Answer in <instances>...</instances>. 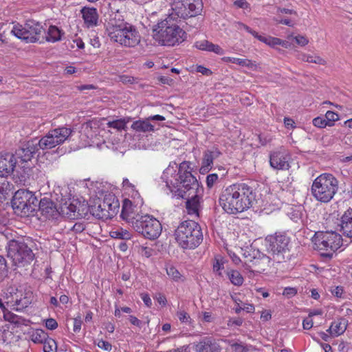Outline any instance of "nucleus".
<instances>
[{
    "label": "nucleus",
    "mask_w": 352,
    "mask_h": 352,
    "mask_svg": "<svg viewBox=\"0 0 352 352\" xmlns=\"http://www.w3.org/2000/svg\"><path fill=\"white\" fill-rule=\"evenodd\" d=\"M161 179L174 197L186 199V210L189 214L198 216L199 208V184L192 174L189 162L179 166L174 162L164 170Z\"/></svg>",
    "instance_id": "1"
},
{
    "label": "nucleus",
    "mask_w": 352,
    "mask_h": 352,
    "mask_svg": "<svg viewBox=\"0 0 352 352\" xmlns=\"http://www.w3.org/2000/svg\"><path fill=\"white\" fill-rule=\"evenodd\" d=\"M202 9L201 0L174 1L172 4L173 12L153 26V38L165 46H174L182 43L186 38V33L177 24L175 16L180 19L196 16L201 14Z\"/></svg>",
    "instance_id": "2"
},
{
    "label": "nucleus",
    "mask_w": 352,
    "mask_h": 352,
    "mask_svg": "<svg viewBox=\"0 0 352 352\" xmlns=\"http://www.w3.org/2000/svg\"><path fill=\"white\" fill-rule=\"evenodd\" d=\"M256 201V193L245 183H235L225 188L220 194L219 202L223 210L230 214L243 212Z\"/></svg>",
    "instance_id": "3"
},
{
    "label": "nucleus",
    "mask_w": 352,
    "mask_h": 352,
    "mask_svg": "<svg viewBox=\"0 0 352 352\" xmlns=\"http://www.w3.org/2000/svg\"><path fill=\"white\" fill-rule=\"evenodd\" d=\"M106 32L110 39L122 46L134 47L141 39L138 30L126 23L119 14H113L106 23Z\"/></svg>",
    "instance_id": "4"
},
{
    "label": "nucleus",
    "mask_w": 352,
    "mask_h": 352,
    "mask_svg": "<svg viewBox=\"0 0 352 352\" xmlns=\"http://www.w3.org/2000/svg\"><path fill=\"white\" fill-rule=\"evenodd\" d=\"M175 236L179 245L184 249H194L203 240L200 226L192 220L182 222L175 230Z\"/></svg>",
    "instance_id": "5"
},
{
    "label": "nucleus",
    "mask_w": 352,
    "mask_h": 352,
    "mask_svg": "<svg viewBox=\"0 0 352 352\" xmlns=\"http://www.w3.org/2000/svg\"><path fill=\"white\" fill-rule=\"evenodd\" d=\"M314 248L320 252L322 257L331 258L333 254L342 247L343 239L335 231L316 232L311 238Z\"/></svg>",
    "instance_id": "6"
},
{
    "label": "nucleus",
    "mask_w": 352,
    "mask_h": 352,
    "mask_svg": "<svg viewBox=\"0 0 352 352\" xmlns=\"http://www.w3.org/2000/svg\"><path fill=\"white\" fill-rule=\"evenodd\" d=\"M338 189L337 179L330 173H322L313 182L311 192L316 200L328 203L330 201Z\"/></svg>",
    "instance_id": "7"
},
{
    "label": "nucleus",
    "mask_w": 352,
    "mask_h": 352,
    "mask_svg": "<svg viewBox=\"0 0 352 352\" xmlns=\"http://www.w3.org/2000/svg\"><path fill=\"white\" fill-rule=\"evenodd\" d=\"M7 255L18 266L30 264L34 258L32 249L21 239H12L8 242Z\"/></svg>",
    "instance_id": "8"
},
{
    "label": "nucleus",
    "mask_w": 352,
    "mask_h": 352,
    "mask_svg": "<svg viewBox=\"0 0 352 352\" xmlns=\"http://www.w3.org/2000/svg\"><path fill=\"white\" fill-rule=\"evenodd\" d=\"M38 200L34 195L25 189L18 190L12 199V206L15 213L21 216L32 214L37 206Z\"/></svg>",
    "instance_id": "9"
},
{
    "label": "nucleus",
    "mask_w": 352,
    "mask_h": 352,
    "mask_svg": "<svg viewBox=\"0 0 352 352\" xmlns=\"http://www.w3.org/2000/svg\"><path fill=\"white\" fill-rule=\"evenodd\" d=\"M131 226L144 237L151 240L158 238L162 230L160 222L149 214H141L135 221H133Z\"/></svg>",
    "instance_id": "10"
},
{
    "label": "nucleus",
    "mask_w": 352,
    "mask_h": 352,
    "mask_svg": "<svg viewBox=\"0 0 352 352\" xmlns=\"http://www.w3.org/2000/svg\"><path fill=\"white\" fill-rule=\"evenodd\" d=\"M43 31V25L34 20H28L24 26L17 24L14 25L11 32L18 38L25 43H43L41 35Z\"/></svg>",
    "instance_id": "11"
},
{
    "label": "nucleus",
    "mask_w": 352,
    "mask_h": 352,
    "mask_svg": "<svg viewBox=\"0 0 352 352\" xmlns=\"http://www.w3.org/2000/svg\"><path fill=\"white\" fill-rule=\"evenodd\" d=\"M265 245L268 252L278 255L289 251L292 238L285 232H276L265 237Z\"/></svg>",
    "instance_id": "12"
},
{
    "label": "nucleus",
    "mask_w": 352,
    "mask_h": 352,
    "mask_svg": "<svg viewBox=\"0 0 352 352\" xmlns=\"http://www.w3.org/2000/svg\"><path fill=\"white\" fill-rule=\"evenodd\" d=\"M72 130L68 127H59L50 131L36 144L39 148L50 149L63 143L71 135Z\"/></svg>",
    "instance_id": "13"
},
{
    "label": "nucleus",
    "mask_w": 352,
    "mask_h": 352,
    "mask_svg": "<svg viewBox=\"0 0 352 352\" xmlns=\"http://www.w3.org/2000/svg\"><path fill=\"white\" fill-rule=\"evenodd\" d=\"M292 155L290 152L283 146L270 153V166L277 170H287L290 168Z\"/></svg>",
    "instance_id": "14"
},
{
    "label": "nucleus",
    "mask_w": 352,
    "mask_h": 352,
    "mask_svg": "<svg viewBox=\"0 0 352 352\" xmlns=\"http://www.w3.org/2000/svg\"><path fill=\"white\" fill-rule=\"evenodd\" d=\"M39 148L36 144V139L28 141L22 147L16 151V159L21 164H26L33 157Z\"/></svg>",
    "instance_id": "15"
},
{
    "label": "nucleus",
    "mask_w": 352,
    "mask_h": 352,
    "mask_svg": "<svg viewBox=\"0 0 352 352\" xmlns=\"http://www.w3.org/2000/svg\"><path fill=\"white\" fill-rule=\"evenodd\" d=\"M19 164L15 155L10 153L0 154V177L4 178L8 176Z\"/></svg>",
    "instance_id": "16"
},
{
    "label": "nucleus",
    "mask_w": 352,
    "mask_h": 352,
    "mask_svg": "<svg viewBox=\"0 0 352 352\" xmlns=\"http://www.w3.org/2000/svg\"><path fill=\"white\" fill-rule=\"evenodd\" d=\"M195 352H220L221 347L216 340L211 337H204L199 341L194 342Z\"/></svg>",
    "instance_id": "17"
},
{
    "label": "nucleus",
    "mask_w": 352,
    "mask_h": 352,
    "mask_svg": "<svg viewBox=\"0 0 352 352\" xmlns=\"http://www.w3.org/2000/svg\"><path fill=\"white\" fill-rule=\"evenodd\" d=\"M141 214L138 212V208L136 206H134L132 201L128 199H125L122 203L121 217L125 220L128 223L132 224L133 221H135L138 217H140Z\"/></svg>",
    "instance_id": "18"
},
{
    "label": "nucleus",
    "mask_w": 352,
    "mask_h": 352,
    "mask_svg": "<svg viewBox=\"0 0 352 352\" xmlns=\"http://www.w3.org/2000/svg\"><path fill=\"white\" fill-rule=\"evenodd\" d=\"M38 207L41 214L46 219H56L59 215L60 208H57L55 204L48 198L41 199Z\"/></svg>",
    "instance_id": "19"
},
{
    "label": "nucleus",
    "mask_w": 352,
    "mask_h": 352,
    "mask_svg": "<svg viewBox=\"0 0 352 352\" xmlns=\"http://www.w3.org/2000/svg\"><path fill=\"white\" fill-rule=\"evenodd\" d=\"M221 155V151L217 147H212L204 151L201 162V172H208L213 166V162Z\"/></svg>",
    "instance_id": "20"
},
{
    "label": "nucleus",
    "mask_w": 352,
    "mask_h": 352,
    "mask_svg": "<svg viewBox=\"0 0 352 352\" xmlns=\"http://www.w3.org/2000/svg\"><path fill=\"white\" fill-rule=\"evenodd\" d=\"M31 168L26 164L19 165L11 173L14 182L19 184L25 186L31 175Z\"/></svg>",
    "instance_id": "21"
},
{
    "label": "nucleus",
    "mask_w": 352,
    "mask_h": 352,
    "mask_svg": "<svg viewBox=\"0 0 352 352\" xmlns=\"http://www.w3.org/2000/svg\"><path fill=\"white\" fill-rule=\"evenodd\" d=\"M80 13L87 28H93L98 25L99 15L96 8L85 6L81 9Z\"/></svg>",
    "instance_id": "22"
},
{
    "label": "nucleus",
    "mask_w": 352,
    "mask_h": 352,
    "mask_svg": "<svg viewBox=\"0 0 352 352\" xmlns=\"http://www.w3.org/2000/svg\"><path fill=\"white\" fill-rule=\"evenodd\" d=\"M340 232L352 240V208L346 210L340 218Z\"/></svg>",
    "instance_id": "23"
},
{
    "label": "nucleus",
    "mask_w": 352,
    "mask_h": 352,
    "mask_svg": "<svg viewBox=\"0 0 352 352\" xmlns=\"http://www.w3.org/2000/svg\"><path fill=\"white\" fill-rule=\"evenodd\" d=\"M348 325V320L340 318L333 321L329 328L327 330L333 337H337L342 335L346 331Z\"/></svg>",
    "instance_id": "24"
},
{
    "label": "nucleus",
    "mask_w": 352,
    "mask_h": 352,
    "mask_svg": "<svg viewBox=\"0 0 352 352\" xmlns=\"http://www.w3.org/2000/svg\"><path fill=\"white\" fill-rule=\"evenodd\" d=\"M102 201L98 200L94 205L89 206V213L98 219H109V214L106 208L102 206Z\"/></svg>",
    "instance_id": "25"
},
{
    "label": "nucleus",
    "mask_w": 352,
    "mask_h": 352,
    "mask_svg": "<svg viewBox=\"0 0 352 352\" xmlns=\"http://www.w3.org/2000/svg\"><path fill=\"white\" fill-rule=\"evenodd\" d=\"M131 128L136 132H151L155 130V126L150 122V120L147 118L144 120H139L133 122Z\"/></svg>",
    "instance_id": "26"
},
{
    "label": "nucleus",
    "mask_w": 352,
    "mask_h": 352,
    "mask_svg": "<svg viewBox=\"0 0 352 352\" xmlns=\"http://www.w3.org/2000/svg\"><path fill=\"white\" fill-rule=\"evenodd\" d=\"M102 206L104 207V208H106L107 214H109V219H111L114 215L117 214L120 206L118 201L114 197L112 201H111V199H104L102 201Z\"/></svg>",
    "instance_id": "27"
},
{
    "label": "nucleus",
    "mask_w": 352,
    "mask_h": 352,
    "mask_svg": "<svg viewBox=\"0 0 352 352\" xmlns=\"http://www.w3.org/2000/svg\"><path fill=\"white\" fill-rule=\"evenodd\" d=\"M64 32L56 25H50L47 31L46 41L55 43L61 40Z\"/></svg>",
    "instance_id": "28"
},
{
    "label": "nucleus",
    "mask_w": 352,
    "mask_h": 352,
    "mask_svg": "<svg viewBox=\"0 0 352 352\" xmlns=\"http://www.w3.org/2000/svg\"><path fill=\"white\" fill-rule=\"evenodd\" d=\"M77 204L75 202L69 203L65 202L60 207V213L68 219H76V210Z\"/></svg>",
    "instance_id": "29"
},
{
    "label": "nucleus",
    "mask_w": 352,
    "mask_h": 352,
    "mask_svg": "<svg viewBox=\"0 0 352 352\" xmlns=\"http://www.w3.org/2000/svg\"><path fill=\"white\" fill-rule=\"evenodd\" d=\"M262 43H264L271 47H275L277 45H280L285 48H289L290 47V43L287 41L271 36H265L262 39Z\"/></svg>",
    "instance_id": "30"
},
{
    "label": "nucleus",
    "mask_w": 352,
    "mask_h": 352,
    "mask_svg": "<svg viewBox=\"0 0 352 352\" xmlns=\"http://www.w3.org/2000/svg\"><path fill=\"white\" fill-rule=\"evenodd\" d=\"M222 60L225 63H232L249 69H252L256 65L249 59H242L234 57L225 56L222 58Z\"/></svg>",
    "instance_id": "31"
},
{
    "label": "nucleus",
    "mask_w": 352,
    "mask_h": 352,
    "mask_svg": "<svg viewBox=\"0 0 352 352\" xmlns=\"http://www.w3.org/2000/svg\"><path fill=\"white\" fill-rule=\"evenodd\" d=\"M12 190V184L5 178L0 177V203L7 199Z\"/></svg>",
    "instance_id": "32"
},
{
    "label": "nucleus",
    "mask_w": 352,
    "mask_h": 352,
    "mask_svg": "<svg viewBox=\"0 0 352 352\" xmlns=\"http://www.w3.org/2000/svg\"><path fill=\"white\" fill-rule=\"evenodd\" d=\"M166 271L167 275L175 282L184 281V278L179 272V270L172 265H166Z\"/></svg>",
    "instance_id": "33"
},
{
    "label": "nucleus",
    "mask_w": 352,
    "mask_h": 352,
    "mask_svg": "<svg viewBox=\"0 0 352 352\" xmlns=\"http://www.w3.org/2000/svg\"><path fill=\"white\" fill-rule=\"evenodd\" d=\"M227 276L234 285L241 286L243 285L244 279L239 271L234 270L228 271Z\"/></svg>",
    "instance_id": "34"
},
{
    "label": "nucleus",
    "mask_w": 352,
    "mask_h": 352,
    "mask_svg": "<svg viewBox=\"0 0 352 352\" xmlns=\"http://www.w3.org/2000/svg\"><path fill=\"white\" fill-rule=\"evenodd\" d=\"M13 336V333L9 329V325L3 326L0 329V342L1 343H10L12 340Z\"/></svg>",
    "instance_id": "35"
},
{
    "label": "nucleus",
    "mask_w": 352,
    "mask_h": 352,
    "mask_svg": "<svg viewBox=\"0 0 352 352\" xmlns=\"http://www.w3.org/2000/svg\"><path fill=\"white\" fill-rule=\"evenodd\" d=\"M77 204L76 210V219L86 218L88 212H89V206L85 203L76 201Z\"/></svg>",
    "instance_id": "36"
},
{
    "label": "nucleus",
    "mask_w": 352,
    "mask_h": 352,
    "mask_svg": "<svg viewBox=\"0 0 352 352\" xmlns=\"http://www.w3.org/2000/svg\"><path fill=\"white\" fill-rule=\"evenodd\" d=\"M110 236L114 239L128 240L131 238V234L126 230L118 228L111 231Z\"/></svg>",
    "instance_id": "37"
},
{
    "label": "nucleus",
    "mask_w": 352,
    "mask_h": 352,
    "mask_svg": "<svg viewBox=\"0 0 352 352\" xmlns=\"http://www.w3.org/2000/svg\"><path fill=\"white\" fill-rule=\"evenodd\" d=\"M47 338V335L41 329H37L32 335V340L34 343H43Z\"/></svg>",
    "instance_id": "38"
},
{
    "label": "nucleus",
    "mask_w": 352,
    "mask_h": 352,
    "mask_svg": "<svg viewBox=\"0 0 352 352\" xmlns=\"http://www.w3.org/2000/svg\"><path fill=\"white\" fill-rule=\"evenodd\" d=\"M107 126L109 128L116 130V131H120L126 128V122L124 120L122 119L115 120L108 122Z\"/></svg>",
    "instance_id": "39"
},
{
    "label": "nucleus",
    "mask_w": 352,
    "mask_h": 352,
    "mask_svg": "<svg viewBox=\"0 0 352 352\" xmlns=\"http://www.w3.org/2000/svg\"><path fill=\"white\" fill-rule=\"evenodd\" d=\"M302 60L308 63L324 65L325 60L321 57L311 54H302Z\"/></svg>",
    "instance_id": "40"
},
{
    "label": "nucleus",
    "mask_w": 352,
    "mask_h": 352,
    "mask_svg": "<svg viewBox=\"0 0 352 352\" xmlns=\"http://www.w3.org/2000/svg\"><path fill=\"white\" fill-rule=\"evenodd\" d=\"M43 352H56V343L54 340L47 338L43 343Z\"/></svg>",
    "instance_id": "41"
},
{
    "label": "nucleus",
    "mask_w": 352,
    "mask_h": 352,
    "mask_svg": "<svg viewBox=\"0 0 352 352\" xmlns=\"http://www.w3.org/2000/svg\"><path fill=\"white\" fill-rule=\"evenodd\" d=\"M177 316L182 323H186L188 324H191L192 323V320L190 315L184 310H178L177 311Z\"/></svg>",
    "instance_id": "42"
},
{
    "label": "nucleus",
    "mask_w": 352,
    "mask_h": 352,
    "mask_svg": "<svg viewBox=\"0 0 352 352\" xmlns=\"http://www.w3.org/2000/svg\"><path fill=\"white\" fill-rule=\"evenodd\" d=\"M254 309V306L250 303H243L242 306H237L234 307V310L236 314H239L241 311H245L247 313H253Z\"/></svg>",
    "instance_id": "43"
},
{
    "label": "nucleus",
    "mask_w": 352,
    "mask_h": 352,
    "mask_svg": "<svg viewBox=\"0 0 352 352\" xmlns=\"http://www.w3.org/2000/svg\"><path fill=\"white\" fill-rule=\"evenodd\" d=\"M223 264L224 262L222 258H215L213 263V271L220 276H222V270L224 268Z\"/></svg>",
    "instance_id": "44"
},
{
    "label": "nucleus",
    "mask_w": 352,
    "mask_h": 352,
    "mask_svg": "<svg viewBox=\"0 0 352 352\" xmlns=\"http://www.w3.org/2000/svg\"><path fill=\"white\" fill-rule=\"evenodd\" d=\"M8 275V269L6 259L0 256V283L3 281Z\"/></svg>",
    "instance_id": "45"
},
{
    "label": "nucleus",
    "mask_w": 352,
    "mask_h": 352,
    "mask_svg": "<svg viewBox=\"0 0 352 352\" xmlns=\"http://www.w3.org/2000/svg\"><path fill=\"white\" fill-rule=\"evenodd\" d=\"M325 119L328 121V126H331L334 124V122L339 119V116L333 111H327L325 113Z\"/></svg>",
    "instance_id": "46"
},
{
    "label": "nucleus",
    "mask_w": 352,
    "mask_h": 352,
    "mask_svg": "<svg viewBox=\"0 0 352 352\" xmlns=\"http://www.w3.org/2000/svg\"><path fill=\"white\" fill-rule=\"evenodd\" d=\"M243 322V320L241 318H230L227 322L228 328H235L241 327Z\"/></svg>",
    "instance_id": "47"
},
{
    "label": "nucleus",
    "mask_w": 352,
    "mask_h": 352,
    "mask_svg": "<svg viewBox=\"0 0 352 352\" xmlns=\"http://www.w3.org/2000/svg\"><path fill=\"white\" fill-rule=\"evenodd\" d=\"M94 344L98 346L100 349L105 351H111L112 349V345L107 341L103 340H98L94 342Z\"/></svg>",
    "instance_id": "48"
},
{
    "label": "nucleus",
    "mask_w": 352,
    "mask_h": 352,
    "mask_svg": "<svg viewBox=\"0 0 352 352\" xmlns=\"http://www.w3.org/2000/svg\"><path fill=\"white\" fill-rule=\"evenodd\" d=\"M211 42L207 40H202L195 42V46L197 49L200 50L208 51Z\"/></svg>",
    "instance_id": "49"
},
{
    "label": "nucleus",
    "mask_w": 352,
    "mask_h": 352,
    "mask_svg": "<svg viewBox=\"0 0 352 352\" xmlns=\"http://www.w3.org/2000/svg\"><path fill=\"white\" fill-rule=\"evenodd\" d=\"M313 124L318 128H324L328 126V121L325 118L317 117L313 120Z\"/></svg>",
    "instance_id": "50"
},
{
    "label": "nucleus",
    "mask_w": 352,
    "mask_h": 352,
    "mask_svg": "<svg viewBox=\"0 0 352 352\" xmlns=\"http://www.w3.org/2000/svg\"><path fill=\"white\" fill-rule=\"evenodd\" d=\"M219 176L216 173L209 174L206 177V184L208 188H212L217 181Z\"/></svg>",
    "instance_id": "51"
},
{
    "label": "nucleus",
    "mask_w": 352,
    "mask_h": 352,
    "mask_svg": "<svg viewBox=\"0 0 352 352\" xmlns=\"http://www.w3.org/2000/svg\"><path fill=\"white\" fill-rule=\"evenodd\" d=\"M139 252L142 256L149 258L153 255V250L147 246H141L140 248Z\"/></svg>",
    "instance_id": "52"
},
{
    "label": "nucleus",
    "mask_w": 352,
    "mask_h": 352,
    "mask_svg": "<svg viewBox=\"0 0 352 352\" xmlns=\"http://www.w3.org/2000/svg\"><path fill=\"white\" fill-rule=\"evenodd\" d=\"M208 52H214L218 55H223L225 52L219 45L213 44L212 43H210Z\"/></svg>",
    "instance_id": "53"
},
{
    "label": "nucleus",
    "mask_w": 352,
    "mask_h": 352,
    "mask_svg": "<svg viewBox=\"0 0 352 352\" xmlns=\"http://www.w3.org/2000/svg\"><path fill=\"white\" fill-rule=\"evenodd\" d=\"M45 327L50 330H54L58 327L56 320L52 318L45 320Z\"/></svg>",
    "instance_id": "54"
},
{
    "label": "nucleus",
    "mask_w": 352,
    "mask_h": 352,
    "mask_svg": "<svg viewBox=\"0 0 352 352\" xmlns=\"http://www.w3.org/2000/svg\"><path fill=\"white\" fill-rule=\"evenodd\" d=\"M82 320L80 316H78L74 319V327L73 331L75 333H78L81 329Z\"/></svg>",
    "instance_id": "55"
},
{
    "label": "nucleus",
    "mask_w": 352,
    "mask_h": 352,
    "mask_svg": "<svg viewBox=\"0 0 352 352\" xmlns=\"http://www.w3.org/2000/svg\"><path fill=\"white\" fill-rule=\"evenodd\" d=\"M297 294V289L295 287H285L283 290V294L287 298H292Z\"/></svg>",
    "instance_id": "56"
},
{
    "label": "nucleus",
    "mask_w": 352,
    "mask_h": 352,
    "mask_svg": "<svg viewBox=\"0 0 352 352\" xmlns=\"http://www.w3.org/2000/svg\"><path fill=\"white\" fill-rule=\"evenodd\" d=\"M331 292L334 296L337 298H342L344 289L342 286H336L331 289Z\"/></svg>",
    "instance_id": "57"
},
{
    "label": "nucleus",
    "mask_w": 352,
    "mask_h": 352,
    "mask_svg": "<svg viewBox=\"0 0 352 352\" xmlns=\"http://www.w3.org/2000/svg\"><path fill=\"white\" fill-rule=\"evenodd\" d=\"M277 13L279 14H285L289 15L297 16L296 12L292 9L278 8Z\"/></svg>",
    "instance_id": "58"
},
{
    "label": "nucleus",
    "mask_w": 352,
    "mask_h": 352,
    "mask_svg": "<svg viewBox=\"0 0 352 352\" xmlns=\"http://www.w3.org/2000/svg\"><path fill=\"white\" fill-rule=\"evenodd\" d=\"M276 21L278 23L283 24L287 25L289 27H293L294 25V22L292 19H276Z\"/></svg>",
    "instance_id": "59"
},
{
    "label": "nucleus",
    "mask_w": 352,
    "mask_h": 352,
    "mask_svg": "<svg viewBox=\"0 0 352 352\" xmlns=\"http://www.w3.org/2000/svg\"><path fill=\"white\" fill-rule=\"evenodd\" d=\"M294 40L300 46H305L309 42L308 39L306 37L301 35H298L295 36Z\"/></svg>",
    "instance_id": "60"
},
{
    "label": "nucleus",
    "mask_w": 352,
    "mask_h": 352,
    "mask_svg": "<svg viewBox=\"0 0 352 352\" xmlns=\"http://www.w3.org/2000/svg\"><path fill=\"white\" fill-rule=\"evenodd\" d=\"M234 6L243 9H248L250 8V4L245 0H236L234 2Z\"/></svg>",
    "instance_id": "61"
},
{
    "label": "nucleus",
    "mask_w": 352,
    "mask_h": 352,
    "mask_svg": "<svg viewBox=\"0 0 352 352\" xmlns=\"http://www.w3.org/2000/svg\"><path fill=\"white\" fill-rule=\"evenodd\" d=\"M141 298L146 307H151L152 305V300L148 294H142Z\"/></svg>",
    "instance_id": "62"
},
{
    "label": "nucleus",
    "mask_w": 352,
    "mask_h": 352,
    "mask_svg": "<svg viewBox=\"0 0 352 352\" xmlns=\"http://www.w3.org/2000/svg\"><path fill=\"white\" fill-rule=\"evenodd\" d=\"M85 229V226L82 223H76L73 227L72 230L76 233H80Z\"/></svg>",
    "instance_id": "63"
},
{
    "label": "nucleus",
    "mask_w": 352,
    "mask_h": 352,
    "mask_svg": "<svg viewBox=\"0 0 352 352\" xmlns=\"http://www.w3.org/2000/svg\"><path fill=\"white\" fill-rule=\"evenodd\" d=\"M302 326L305 329H310L313 327V320L310 317L303 320Z\"/></svg>",
    "instance_id": "64"
}]
</instances>
